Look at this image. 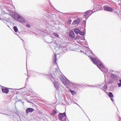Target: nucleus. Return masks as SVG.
Returning <instances> with one entry per match:
<instances>
[{
  "mask_svg": "<svg viewBox=\"0 0 121 121\" xmlns=\"http://www.w3.org/2000/svg\"><path fill=\"white\" fill-rule=\"evenodd\" d=\"M27 79H28V78H27Z\"/></svg>",
  "mask_w": 121,
  "mask_h": 121,
  "instance_id": "nucleus-43",
  "label": "nucleus"
},
{
  "mask_svg": "<svg viewBox=\"0 0 121 121\" xmlns=\"http://www.w3.org/2000/svg\"><path fill=\"white\" fill-rule=\"evenodd\" d=\"M112 79L114 82L116 83L119 82V76L116 74H112L110 75Z\"/></svg>",
  "mask_w": 121,
  "mask_h": 121,
  "instance_id": "nucleus-4",
  "label": "nucleus"
},
{
  "mask_svg": "<svg viewBox=\"0 0 121 121\" xmlns=\"http://www.w3.org/2000/svg\"><path fill=\"white\" fill-rule=\"evenodd\" d=\"M56 45H57V46L58 47H59V46H61L60 45V44H59V43L58 44V43H57Z\"/></svg>",
  "mask_w": 121,
  "mask_h": 121,
  "instance_id": "nucleus-31",
  "label": "nucleus"
},
{
  "mask_svg": "<svg viewBox=\"0 0 121 121\" xmlns=\"http://www.w3.org/2000/svg\"><path fill=\"white\" fill-rule=\"evenodd\" d=\"M83 112H84V113L85 114H86V116L87 117V118H88V117L87 116V115H86V114L85 113V112H84V110H83Z\"/></svg>",
  "mask_w": 121,
  "mask_h": 121,
  "instance_id": "nucleus-37",
  "label": "nucleus"
},
{
  "mask_svg": "<svg viewBox=\"0 0 121 121\" xmlns=\"http://www.w3.org/2000/svg\"><path fill=\"white\" fill-rule=\"evenodd\" d=\"M53 35L56 37H59V35H58L57 33L54 32L53 33Z\"/></svg>",
  "mask_w": 121,
  "mask_h": 121,
  "instance_id": "nucleus-23",
  "label": "nucleus"
},
{
  "mask_svg": "<svg viewBox=\"0 0 121 121\" xmlns=\"http://www.w3.org/2000/svg\"><path fill=\"white\" fill-rule=\"evenodd\" d=\"M0 19L2 20H5V19H4L3 18H0Z\"/></svg>",
  "mask_w": 121,
  "mask_h": 121,
  "instance_id": "nucleus-35",
  "label": "nucleus"
},
{
  "mask_svg": "<svg viewBox=\"0 0 121 121\" xmlns=\"http://www.w3.org/2000/svg\"><path fill=\"white\" fill-rule=\"evenodd\" d=\"M104 10L105 11L109 12H112L114 10V9L112 7H110L108 5H104Z\"/></svg>",
  "mask_w": 121,
  "mask_h": 121,
  "instance_id": "nucleus-6",
  "label": "nucleus"
},
{
  "mask_svg": "<svg viewBox=\"0 0 121 121\" xmlns=\"http://www.w3.org/2000/svg\"><path fill=\"white\" fill-rule=\"evenodd\" d=\"M66 51V50H65V51H64H64H63V52H65H65H66L65 51Z\"/></svg>",
  "mask_w": 121,
  "mask_h": 121,
  "instance_id": "nucleus-39",
  "label": "nucleus"
},
{
  "mask_svg": "<svg viewBox=\"0 0 121 121\" xmlns=\"http://www.w3.org/2000/svg\"><path fill=\"white\" fill-rule=\"evenodd\" d=\"M86 43H87V42L86 41Z\"/></svg>",
  "mask_w": 121,
  "mask_h": 121,
  "instance_id": "nucleus-47",
  "label": "nucleus"
},
{
  "mask_svg": "<svg viewBox=\"0 0 121 121\" xmlns=\"http://www.w3.org/2000/svg\"><path fill=\"white\" fill-rule=\"evenodd\" d=\"M86 20H84L82 22V23H83L85 25V27L86 26Z\"/></svg>",
  "mask_w": 121,
  "mask_h": 121,
  "instance_id": "nucleus-28",
  "label": "nucleus"
},
{
  "mask_svg": "<svg viewBox=\"0 0 121 121\" xmlns=\"http://www.w3.org/2000/svg\"><path fill=\"white\" fill-rule=\"evenodd\" d=\"M13 17L17 18L18 21L21 23L26 22V20L24 18L18 14H14Z\"/></svg>",
  "mask_w": 121,
  "mask_h": 121,
  "instance_id": "nucleus-3",
  "label": "nucleus"
},
{
  "mask_svg": "<svg viewBox=\"0 0 121 121\" xmlns=\"http://www.w3.org/2000/svg\"><path fill=\"white\" fill-rule=\"evenodd\" d=\"M83 49L84 50L86 51H88L89 52L93 55V53L92 51L87 46H83Z\"/></svg>",
  "mask_w": 121,
  "mask_h": 121,
  "instance_id": "nucleus-11",
  "label": "nucleus"
},
{
  "mask_svg": "<svg viewBox=\"0 0 121 121\" xmlns=\"http://www.w3.org/2000/svg\"><path fill=\"white\" fill-rule=\"evenodd\" d=\"M18 101H21V99H19V100H18Z\"/></svg>",
  "mask_w": 121,
  "mask_h": 121,
  "instance_id": "nucleus-42",
  "label": "nucleus"
},
{
  "mask_svg": "<svg viewBox=\"0 0 121 121\" xmlns=\"http://www.w3.org/2000/svg\"><path fill=\"white\" fill-rule=\"evenodd\" d=\"M111 99L112 102L114 101V100L113 99H112V98H111Z\"/></svg>",
  "mask_w": 121,
  "mask_h": 121,
  "instance_id": "nucleus-34",
  "label": "nucleus"
},
{
  "mask_svg": "<svg viewBox=\"0 0 121 121\" xmlns=\"http://www.w3.org/2000/svg\"><path fill=\"white\" fill-rule=\"evenodd\" d=\"M80 30L78 28H75L74 30V32L76 34H78L79 33Z\"/></svg>",
  "mask_w": 121,
  "mask_h": 121,
  "instance_id": "nucleus-16",
  "label": "nucleus"
},
{
  "mask_svg": "<svg viewBox=\"0 0 121 121\" xmlns=\"http://www.w3.org/2000/svg\"><path fill=\"white\" fill-rule=\"evenodd\" d=\"M103 88L104 89L106 90L107 89V85H105L103 87Z\"/></svg>",
  "mask_w": 121,
  "mask_h": 121,
  "instance_id": "nucleus-27",
  "label": "nucleus"
},
{
  "mask_svg": "<svg viewBox=\"0 0 121 121\" xmlns=\"http://www.w3.org/2000/svg\"><path fill=\"white\" fill-rule=\"evenodd\" d=\"M57 112L55 110H54L52 112V113L51 114V115H54L55 114L57 113Z\"/></svg>",
  "mask_w": 121,
  "mask_h": 121,
  "instance_id": "nucleus-19",
  "label": "nucleus"
},
{
  "mask_svg": "<svg viewBox=\"0 0 121 121\" xmlns=\"http://www.w3.org/2000/svg\"><path fill=\"white\" fill-rule=\"evenodd\" d=\"M88 11H90L91 12H89V13L90 14H91V15L93 13V11L92 10H88Z\"/></svg>",
  "mask_w": 121,
  "mask_h": 121,
  "instance_id": "nucleus-30",
  "label": "nucleus"
},
{
  "mask_svg": "<svg viewBox=\"0 0 121 121\" xmlns=\"http://www.w3.org/2000/svg\"><path fill=\"white\" fill-rule=\"evenodd\" d=\"M83 38H82L81 36L80 35H78L77 37H76L75 38V39L77 40L78 39H82Z\"/></svg>",
  "mask_w": 121,
  "mask_h": 121,
  "instance_id": "nucleus-20",
  "label": "nucleus"
},
{
  "mask_svg": "<svg viewBox=\"0 0 121 121\" xmlns=\"http://www.w3.org/2000/svg\"><path fill=\"white\" fill-rule=\"evenodd\" d=\"M82 40H85V39L84 37L83 38H82Z\"/></svg>",
  "mask_w": 121,
  "mask_h": 121,
  "instance_id": "nucleus-33",
  "label": "nucleus"
},
{
  "mask_svg": "<svg viewBox=\"0 0 121 121\" xmlns=\"http://www.w3.org/2000/svg\"><path fill=\"white\" fill-rule=\"evenodd\" d=\"M119 82H120L117 83V85L119 87H120L121 86V79H119Z\"/></svg>",
  "mask_w": 121,
  "mask_h": 121,
  "instance_id": "nucleus-22",
  "label": "nucleus"
},
{
  "mask_svg": "<svg viewBox=\"0 0 121 121\" xmlns=\"http://www.w3.org/2000/svg\"><path fill=\"white\" fill-rule=\"evenodd\" d=\"M104 91H105L104 90Z\"/></svg>",
  "mask_w": 121,
  "mask_h": 121,
  "instance_id": "nucleus-50",
  "label": "nucleus"
},
{
  "mask_svg": "<svg viewBox=\"0 0 121 121\" xmlns=\"http://www.w3.org/2000/svg\"><path fill=\"white\" fill-rule=\"evenodd\" d=\"M101 88V89H102V90H103V89L102 88Z\"/></svg>",
  "mask_w": 121,
  "mask_h": 121,
  "instance_id": "nucleus-45",
  "label": "nucleus"
},
{
  "mask_svg": "<svg viewBox=\"0 0 121 121\" xmlns=\"http://www.w3.org/2000/svg\"><path fill=\"white\" fill-rule=\"evenodd\" d=\"M104 91H105L104 90Z\"/></svg>",
  "mask_w": 121,
  "mask_h": 121,
  "instance_id": "nucleus-49",
  "label": "nucleus"
},
{
  "mask_svg": "<svg viewBox=\"0 0 121 121\" xmlns=\"http://www.w3.org/2000/svg\"><path fill=\"white\" fill-rule=\"evenodd\" d=\"M70 92L73 95L75 93V91H74V90H72L71 89L70 90Z\"/></svg>",
  "mask_w": 121,
  "mask_h": 121,
  "instance_id": "nucleus-25",
  "label": "nucleus"
},
{
  "mask_svg": "<svg viewBox=\"0 0 121 121\" xmlns=\"http://www.w3.org/2000/svg\"><path fill=\"white\" fill-rule=\"evenodd\" d=\"M79 44L81 45H82V43H81V42H80V43H79Z\"/></svg>",
  "mask_w": 121,
  "mask_h": 121,
  "instance_id": "nucleus-38",
  "label": "nucleus"
},
{
  "mask_svg": "<svg viewBox=\"0 0 121 121\" xmlns=\"http://www.w3.org/2000/svg\"><path fill=\"white\" fill-rule=\"evenodd\" d=\"M76 104H77L81 108V107L79 105H78L77 104V103H76Z\"/></svg>",
  "mask_w": 121,
  "mask_h": 121,
  "instance_id": "nucleus-41",
  "label": "nucleus"
},
{
  "mask_svg": "<svg viewBox=\"0 0 121 121\" xmlns=\"http://www.w3.org/2000/svg\"><path fill=\"white\" fill-rule=\"evenodd\" d=\"M51 43H52V42H50Z\"/></svg>",
  "mask_w": 121,
  "mask_h": 121,
  "instance_id": "nucleus-48",
  "label": "nucleus"
},
{
  "mask_svg": "<svg viewBox=\"0 0 121 121\" xmlns=\"http://www.w3.org/2000/svg\"><path fill=\"white\" fill-rule=\"evenodd\" d=\"M2 90L3 93L6 94L8 93L9 91L8 89L7 88L5 87L2 88Z\"/></svg>",
  "mask_w": 121,
  "mask_h": 121,
  "instance_id": "nucleus-14",
  "label": "nucleus"
},
{
  "mask_svg": "<svg viewBox=\"0 0 121 121\" xmlns=\"http://www.w3.org/2000/svg\"><path fill=\"white\" fill-rule=\"evenodd\" d=\"M89 119V120L90 121V119Z\"/></svg>",
  "mask_w": 121,
  "mask_h": 121,
  "instance_id": "nucleus-55",
  "label": "nucleus"
},
{
  "mask_svg": "<svg viewBox=\"0 0 121 121\" xmlns=\"http://www.w3.org/2000/svg\"><path fill=\"white\" fill-rule=\"evenodd\" d=\"M51 81L53 82L55 81H54V78L52 77H51Z\"/></svg>",
  "mask_w": 121,
  "mask_h": 121,
  "instance_id": "nucleus-26",
  "label": "nucleus"
},
{
  "mask_svg": "<svg viewBox=\"0 0 121 121\" xmlns=\"http://www.w3.org/2000/svg\"><path fill=\"white\" fill-rule=\"evenodd\" d=\"M34 111V109L33 108H27L26 110V113H28L29 112H32Z\"/></svg>",
  "mask_w": 121,
  "mask_h": 121,
  "instance_id": "nucleus-13",
  "label": "nucleus"
},
{
  "mask_svg": "<svg viewBox=\"0 0 121 121\" xmlns=\"http://www.w3.org/2000/svg\"><path fill=\"white\" fill-rule=\"evenodd\" d=\"M80 52H82V50H80Z\"/></svg>",
  "mask_w": 121,
  "mask_h": 121,
  "instance_id": "nucleus-36",
  "label": "nucleus"
},
{
  "mask_svg": "<svg viewBox=\"0 0 121 121\" xmlns=\"http://www.w3.org/2000/svg\"><path fill=\"white\" fill-rule=\"evenodd\" d=\"M104 91H105L104 90Z\"/></svg>",
  "mask_w": 121,
  "mask_h": 121,
  "instance_id": "nucleus-51",
  "label": "nucleus"
},
{
  "mask_svg": "<svg viewBox=\"0 0 121 121\" xmlns=\"http://www.w3.org/2000/svg\"><path fill=\"white\" fill-rule=\"evenodd\" d=\"M0 112H3V109L2 108H0ZM0 113L1 114H3L6 115H8L7 114H6L1 113L0 112Z\"/></svg>",
  "mask_w": 121,
  "mask_h": 121,
  "instance_id": "nucleus-24",
  "label": "nucleus"
},
{
  "mask_svg": "<svg viewBox=\"0 0 121 121\" xmlns=\"http://www.w3.org/2000/svg\"><path fill=\"white\" fill-rule=\"evenodd\" d=\"M62 82L63 84L67 86H76L78 85L76 83H74L71 82L66 78L65 79L63 78Z\"/></svg>",
  "mask_w": 121,
  "mask_h": 121,
  "instance_id": "nucleus-2",
  "label": "nucleus"
},
{
  "mask_svg": "<svg viewBox=\"0 0 121 121\" xmlns=\"http://www.w3.org/2000/svg\"><path fill=\"white\" fill-rule=\"evenodd\" d=\"M66 114L65 112L60 113L58 115V118L61 121H66Z\"/></svg>",
  "mask_w": 121,
  "mask_h": 121,
  "instance_id": "nucleus-5",
  "label": "nucleus"
},
{
  "mask_svg": "<svg viewBox=\"0 0 121 121\" xmlns=\"http://www.w3.org/2000/svg\"><path fill=\"white\" fill-rule=\"evenodd\" d=\"M6 22H7L8 21L7 20H6Z\"/></svg>",
  "mask_w": 121,
  "mask_h": 121,
  "instance_id": "nucleus-53",
  "label": "nucleus"
},
{
  "mask_svg": "<svg viewBox=\"0 0 121 121\" xmlns=\"http://www.w3.org/2000/svg\"><path fill=\"white\" fill-rule=\"evenodd\" d=\"M98 86H100V85H98Z\"/></svg>",
  "mask_w": 121,
  "mask_h": 121,
  "instance_id": "nucleus-46",
  "label": "nucleus"
},
{
  "mask_svg": "<svg viewBox=\"0 0 121 121\" xmlns=\"http://www.w3.org/2000/svg\"><path fill=\"white\" fill-rule=\"evenodd\" d=\"M90 58L93 63L96 65L98 68L103 72L105 77V74L106 75H108L107 73L108 72V73H111L113 72L114 71L112 69H110L108 71V69H104V66L103 63L97 58H94L91 57H90Z\"/></svg>",
  "mask_w": 121,
  "mask_h": 121,
  "instance_id": "nucleus-1",
  "label": "nucleus"
},
{
  "mask_svg": "<svg viewBox=\"0 0 121 121\" xmlns=\"http://www.w3.org/2000/svg\"><path fill=\"white\" fill-rule=\"evenodd\" d=\"M56 57H57L56 55V54L54 55L53 56V63L54 64L56 63V64H57V63H56Z\"/></svg>",
  "mask_w": 121,
  "mask_h": 121,
  "instance_id": "nucleus-15",
  "label": "nucleus"
},
{
  "mask_svg": "<svg viewBox=\"0 0 121 121\" xmlns=\"http://www.w3.org/2000/svg\"><path fill=\"white\" fill-rule=\"evenodd\" d=\"M88 57H90V56H88Z\"/></svg>",
  "mask_w": 121,
  "mask_h": 121,
  "instance_id": "nucleus-54",
  "label": "nucleus"
},
{
  "mask_svg": "<svg viewBox=\"0 0 121 121\" xmlns=\"http://www.w3.org/2000/svg\"><path fill=\"white\" fill-rule=\"evenodd\" d=\"M71 20H70L69 21V22L70 23H71Z\"/></svg>",
  "mask_w": 121,
  "mask_h": 121,
  "instance_id": "nucleus-40",
  "label": "nucleus"
},
{
  "mask_svg": "<svg viewBox=\"0 0 121 121\" xmlns=\"http://www.w3.org/2000/svg\"><path fill=\"white\" fill-rule=\"evenodd\" d=\"M6 11H4L3 9L1 10V12L3 14H9V13H11L12 11L10 10L6 9Z\"/></svg>",
  "mask_w": 121,
  "mask_h": 121,
  "instance_id": "nucleus-10",
  "label": "nucleus"
},
{
  "mask_svg": "<svg viewBox=\"0 0 121 121\" xmlns=\"http://www.w3.org/2000/svg\"><path fill=\"white\" fill-rule=\"evenodd\" d=\"M104 91H105L104 90Z\"/></svg>",
  "mask_w": 121,
  "mask_h": 121,
  "instance_id": "nucleus-52",
  "label": "nucleus"
},
{
  "mask_svg": "<svg viewBox=\"0 0 121 121\" xmlns=\"http://www.w3.org/2000/svg\"><path fill=\"white\" fill-rule=\"evenodd\" d=\"M90 11H87L84 13L83 16L86 19H87L88 17L91 15V14L89 13Z\"/></svg>",
  "mask_w": 121,
  "mask_h": 121,
  "instance_id": "nucleus-8",
  "label": "nucleus"
},
{
  "mask_svg": "<svg viewBox=\"0 0 121 121\" xmlns=\"http://www.w3.org/2000/svg\"><path fill=\"white\" fill-rule=\"evenodd\" d=\"M54 85L57 90L58 91H60V85L59 84L58 82L56 81H55L53 82Z\"/></svg>",
  "mask_w": 121,
  "mask_h": 121,
  "instance_id": "nucleus-7",
  "label": "nucleus"
},
{
  "mask_svg": "<svg viewBox=\"0 0 121 121\" xmlns=\"http://www.w3.org/2000/svg\"><path fill=\"white\" fill-rule=\"evenodd\" d=\"M85 54H86V53H85Z\"/></svg>",
  "mask_w": 121,
  "mask_h": 121,
  "instance_id": "nucleus-44",
  "label": "nucleus"
},
{
  "mask_svg": "<svg viewBox=\"0 0 121 121\" xmlns=\"http://www.w3.org/2000/svg\"><path fill=\"white\" fill-rule=\"evenodd\" d=\"M108 96L110 97L113 98V95L112 93L111 92L109 93Z\"/></svg>",
  "mask_w": 121,
  "mask_h": 121,
  "instance_id": "nucleus-17",
  "label": "nucleus"
},
{
  "mask_svg": "<svg viewBox=\"0 0 121 121\" xmlns=\"http://www.w3.org/2000/svg\"><path fill=\"white\" fill-rule=\"evenodd\" d=\"M78 34L81 35H84L85 34V33L84 31H81L80 30Z\"/></svg>",
  "mask_w": 121,
  "mask_h": 121,
  "instance_id": "nucleus-21",
  "label": "nucleus"
},
{
  "mask_svg": "<svg viewBox=\"0 0 121 121\" xmlns=\"http://www.w3.org/2000/svg\"><path fill=\"white\" fill-rule=\"evenodd\" d=\"M88 86H92V87H94V86H96V87H97L96 86H93V85H88Z\"/></svg>",
  "mask_w": 121,
  "mask_h": 121,
  "instance_id": "nucleus-32",
  "label": "nucleus"
},
{
  "mask_svg": "<svg viewBox=\"0 0 121 121\" xmlns=\"http://www.w3.org/2000/svg\"><path fill=\"white\" fill-rule=\"evenodd\" d=\"M26 26L28 28H30V25L29 24H27L26 25Z\"/></svg>",
  "mask_w": 121,
  "mask_h": 121,
  "instance_id": "nucleus-29",
  "label": "nucleus"
},
{
  "mask_svg": "<svg viewBox=\"0 0 121 121\" xmlns=\"http://www.w3.org/2000/svg\"><path fill=\"white\" fill-rule=\"evenodd\" d=\"M75 35V34L74 33L73 31L72 30L71 31L69 34V37L72 39H73L75 38V36L74 35Z\"/></svg>",
  "mask_w": 121,
  "mask_h": 121,
  "instance_id": "nucleus-12",
  "label": "nucleus"
},
{
  "mask_svg": "<svg viewBox=\"0 0 121 121\" xmlns=\"http://www.w3.org/2000/svg\"><path fill=\"white\" fill-rule=\"evenodd\" d=\"M13 29L14 31L16 32H17L18 31V29H17V27L16 26H14L13 27Z\"/></svg>",
  "mask_w": 121,
  "mask_h": 121,
  "instance_id": "nucleus-18",
  "label": "nucleus"
},
{
  "mask_svg": "<svg viewBox=\"0 0 121 121\" xmlns=\"http://www.w3.org/2000/svg\"><path fill=\"white\" fill-rule=\"evenodd\" d=\"M81 21L80 19L79 18H78L74 20L73 21L72 24L73 25H75L79 23Z\"/></svg>",
  "mask_w": 121,
  "mask_h": 121,
  "instance_id": "nucleus-9",
  "label": "nucleus"
}]
</instances>
